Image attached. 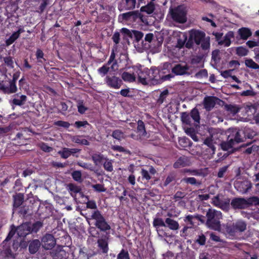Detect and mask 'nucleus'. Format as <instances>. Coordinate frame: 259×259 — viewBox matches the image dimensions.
I'll return each instance as SVG.
<instances>
[{
  "label": "nucleus",
  "instance_id": "f257e3e1",
  "mask_svg": "<svg viewBox=\"0 0 259 259\" xmlns=\"http://www.w3.org/2000/svg\"><path fill=\"white\" fill-rule=\"evenodd\" d=\"M206 216V224L208 227L214 230H219L221 227L220 220L222 218V212L220 211L209 208L207 211Z\"/></svg>",
  "mask_w": 259,
  "mask_h": 259
},
{
  "label": "nucleus",
  "instance_id": "f03ea898",
  "mask_svg": "<svg viewBox=\"0 0 259 259\" xmlns=\"http://www.w3.org/2000/svg\"><path fill=\"white\" fill-rule=\"evenodd\" d=\"M259 205V198L257 196H252L248 199L244 198H235L231 202L232 207L235 209H244L249 205Z\"/></svg>",
  "mask_w": 259,
  "mask_h": 259
},
{
  "label": "nucleus",
  "instance_id": "7ed1b4c3",
  "mask_svg": "<svg viewBox=\"0 0 259 259\" xmlns=\"http://www.w3.org/2000/svg\"><path fill=\"white\" fill-rule=\"evenodd\" d=\"M91 219L95 220L94 225L101 231L106 232L111 229L110 225L99 210L93 211Z\"/></svg>",
  "mask_w": 259,
  "mask_h": 259
},
{
  "label": "nucleus",
  "instance_id": "20e7f679",
  "mask_svg": "<svg viewBox=\"0 0 259 259\" xmlns=\"http://www.w3.org/2000/svg\"><path fill=\"white\" fill-rule=\"evenodd\" d=\"M169 13L172 20L176 22L183 24L187 21V11L182 5L170 9Z\"/></svg>",
  "mask_w": 259,
  "mask_h": 259
},
{
  "label": "nucleus",
  "instance_id": "39448f33",
  "mask_svg": "<svg viewBox=\"0 0 259 259\" xmlns=\"http://www.w3.org/2000/svg\"><path fill=\"white\" fill-rule=\"evenodd\" d=\"M149 84L156 85L161 83V76L160 70L156 67H151L147 69Z\"/></svg>",
  "mask_w": 259,
  "mask_h": 259
},
{
  "label": "nucleus",
  "instance_id": "423d86ee",
  "mask_svg": "<svg viewBox=\"0 0 259 259\" xmlns=\"http://www.w3.org/2000/svg\"><path fill=\"white\" fill-rule=\"evenodd\" d=\"M104 82L110 88L119 89L123 84L122 79L114 74L107 75L104 78Z\"/></svg>",
  "mask_w": 259,
  "mask_h": 259
},
{
  "label": "nucleus",
  "instance_id": "0eeeda50",
  "mask_svg": "<svg viewBox=\"0 0 259 259\" xmlns=\"http://www.w3.org/2000/svg\"><path fill=\"white\" fill-rule=\"evenodd\" d=\"M218 135L214 131H211L210 132V136L206 137L203 140V144L208 147V152L212 155L214 154L215 152L216 148L214 146V144L216 143L214 142V140L216 138L215 135Z\"/></svg>",
  "mask_w": 259,
  "mask_h": 259
},
{
  "label": "nucleus",
  "instance_id": "6e6552de",
  "mask_svg": "<svg viewBox=\"0 0 259 259\" xmlns=\"http://www.w3.org/2000/svg\"><path fill=\"white\" fill-rule=\"evenodd\" d=\"M139 15L140 12L138 11H130L120 14L118 19L121 21L136 22Z\"/></svg>",
  "mask_w": 259,
  "mask_h": 259
},
{
  "label": "nucleus",
  "instance_id": "1a4fd4ad",
  "mask_svg": "<svg viewBox=\"0 0 259 259\" xmlns=\"http://www.w3.org/2000/svg\"><path fill=\"white\" fill-rule=\"evenodd\" d=\"M3 250L1 251V254L3 255L5 259H15L17 256V253H13L11 248L10 243L4 242L3 241L2 243Z\"/></svg>",
  "mask_w": 259,
  "mask_h": 259
},
{
  "label": "nucleus",
  "instance_id": "9d476101",
  "mask_svg": "<svg viewBox=\"0 0 259 259\" xmlns=\"http://www.w3.org/2000/svg\"><path fill=\"white\" fill-rule=\"evenodd\" d=\"M235 189L242 194L246 193L252 187V184L248 181H237L234 183Z\"/></svg>",
  "mask_w": 259,
  "mask_h": 259
},
{
  "label": "nucleus",
  "instance_id": "9b49d317",
  "mask_svg": "<svg viewBox=\"0 0 259 259\" xmlns=\"http://www.w3.org/2000/svg\"><path fill=\"white\" fill-rule=\"evenodd\" d=\"M132 68L136 72V76H138L139 81L142 84L144 85L149 84L148 79L147 78V68H144L143 70L137 67H133Z\"/></svg>",
  "mask_w": 259,
  "mask_h": 259
},
{
  "label": "nucleus",
  "instance_id": "f8f14e48",
  "mask_svg": "<svg viewBox=\"0 0 259 259\" xmlns=\"http://www.w3.org/2000/svg\"><path fill=\"white\" fill-rule=\"evenodd\" d=\"M43 247L47 250L52 249L56 244V240L54 236L50 234L45 235L41 240Z\"/></svg>",
  "mask_w": 259,
  "mask_h": 259
},
{
  "label": "nucleus",
  "instance_id": "ddd939ff",
  "mask_svg": "<svg viewBox=\"0 0 259 259\" xmlns=\"http://www.w3.org/2000/svg\"><path fill=\"white\" fill-rule=\"evenodd\" d=\"M0 91L6 94H12L16 93V91L12 87L9 79L0 81Z\"/></svg>",
  "mask_w": 259,
  "mask_h": 259
},
{
  "label": "nucleus",
  "instance_id": "4468645a",
  "mask_svg": "<svg viewBox=\"0 0 259 259\" xmlns=\"http://www.w3.org/2000/svg\"><path fill=\"white\" fill-rule=\"evenodd\" d=\"M205 33L198 30L192 29L190 31V38H192L195 43L199 45L202 40L206 37Z\"/></svg>",
  "mask_w": 259,
  "mask_h": 259
},
{
  "label": "nucleus",
  "instance_id": "2eb2a0df",
  "mask_svg": "<svg viewBox=\"0 0 259 259\" xmlns=\"http://www.w3.org/2000/svg\"><path fill=\"white\" fill-rule=\"evenodd\" d=\"M189 69V67L187 65H182L181 64H178L175 65L171 71L176 75H189L190 73L188 72Z\"/></svg>",
  "mask_w": 259,
  "mask_h": 259
},
{
  "label": "nucleus",
  "instance_id": "dca6fc26",
  "mask_svg": "<svg viewBox=\"0 0 259 259\" xmlns=\"http://www.w3.org/2000/svg\"><path fill=\"white\" fill-rule=\"evenodd\" d=\"M30 233V223H23L17 227V234L20 237H25Z\"/></svg>",
  "mask_w": 259,
  "mask_h": 259
},
{
  "label": "nucleus",
  "instance_id": "f3484780",
  "mask_svg": "<svg viewBox=\"0 0 259 259\" xmlns=\"http://www.w3.org/2000/svg\"><path fill=\"white\" fill-rule=\"evenodd\" d=\"M80 150V149L77 148H68L64 147L58 152V154L60 155L61 158L63 159H67L71 155H74V154L79 152Z\"/></svg>",
  "mask_w": 259,
  "mask_h": 259
},
{
  "label": "nucleus",
  "instance_id": "a211bd4d",
  "mask_svg": "<svg viewBox=\"0 0 259 259\" xmlns=\"http://www.w3.org/2000/svg\"><path fill=\"white\" fill-rule=\"evenodd\" d=\"M27 99V97L26 95L18 93L14 95L12 103L15 106H21L25 104Z\"/></svg>",
  "mask_w": 259,
  "mask_h": 259
},
{
  "label": "nucleus",
  "instance_id": "6ab92c4d",
  "mask_svg": "<svg viewBox=\"0 0 259 259\" xmlns=\"http://www.w3.org/2000/svg\"><path fill=\"white\" fill-rule=\"evenodd\" d=\"M190 161L189 158L186 156H182L178 158L177 161L174 163L173 167L175 168H179L189 166Z\"/></svg>",
  "mask_w": 259,
  "mask_h": 259
},
{
  "label": "nucleus",
  "instance_id": "aec40b11",
  "mask_svg": "<svg viewBox=\"0 0 259 259\" xmlns=\"http://www.w3.org/2000/svg\"><path fill=\"white\" fill-rule=\"evenodd\" d=\"M218 99V98L214 96H207L205 97L203 100V105L204 108L207 111H210L213 108L215 104V100Z\"/></svg>",
  "mask_w": 259,
  "mask_h": 259
},
{
  "label": "nucleus",
  "instance_id": "412c9836",
  "mask_svg": "<svg viewBox=\"0 0 259 259\" xmlns=\"http://www.w3.org/2000/svg\"><path fill=\"white\" fill-rule=\"evenodd\" d=\"M108 237L99 238L97 241L98 246L103 254H106L109 251Z\"/></svg>",
  "mask_w": 259,
  "mask_h": 259
},
{
  "label": "nucleus",
  "instance_id": "4be33fe9",
  "mask_svg": "<svg viewBox=\"0 0 259 259\" xmlns=\"http://www.w3.org/2000/svg\"><path fill=\"white\" fill-rule=\"evenodd\" d=\"M241 134H242V130L235 129L232 131V134L229 136L228 139L232 140L234 144L241 143L244 141Z\"/></svg>",
  "mask_w": 259,
  "mask_h": 259
},
{
  "label": "nucleus",
  "instance_id": "5701e85b",
  "mask_svg": "<svg viewBox=\"0 0 259 259\" xmlns=\"http://www.w3.org/2000/svg\"><path fill=\"white\" fill-rule=\"evenodd\" d=\"M136 74L135 71L132 72L130 71V72L124 71L121 74V78L122 80H123L124 81L132 82L136 80Z\"/></svg>",
  "mask_w": 259,
  "mask_h": 259
},
{
  "label": "nucleus",
  "instance_id": "b1692460",
  "mask_svg": "<svg viewBox=\"0 0 259 259\" xmlns=\"http://www.w3.org/2000/svg\"><path fill=\"white\" fill-rule=\"evenodd\" d=\"M234 37V32L232 31H230L226 34L223 40L219 41V44L220 45H224L225 47H228L231 45V38Z\"/></svg>",
  "mask_w": 259,
  "mask_h": 259
},
{
  "label": "nucleus",
  "instance_id": "393cba45",
  "mask_svg": "<svg viewBox=\"0 0 259 259\" xmlns=\"http://www.w3.org/2000/svg\"><path fill=\"white\" fill-rule=\"evenodd\" d=\"M136 0H125V3L119 8L120 11L133 10L135 8Z\"/></svg>",
  "mask_w": 259,
  "mask_h": 259
},
{
  "label": "nucleus",
  "instance_id": "a878e982",
  "mask_svg": "<svg viewBox=\"0 0 259 259\" xmlns=\"http://www.w3.org/2000/svg\"><path fill=\"white\" fill-rule=\"evenodd\" d=\"M238 32L240 38L243 40L247 39L252 34L250 29L246 27H242L239 29Z\"/></svg>",
  "mask_w": 259,
  "mask_h": 259
},
{
  "label": "nucleus",
  "instance_id": "bb28decb",
  "mask_svg": "<svg viewBox=\"0 0 259 259\" xmlns=\"http://www.w3.org/2000/svg\"><path fill=\"white\" fill-rule=\"evenodd\" d=\"M166 227H168L171 230H177L179 228L178 222L171 218H167L165 220Z\"/></svg>",
  "mask_w": 259,
  "mask_h": 259
},
{
  "label": "nucleus",
  "instance_id": "cd10ccee",
  "mask_svg": "<svg viewBox=\"0 0 259 259\" xmlns=\"http://www.w3.org/2000/svg\"><path fill=\"white\" fill-rule=\"evenodd\" d=\"M40 246V243L37 239L33 240L29 244L28 249L31 254L35 253L39 249Z\"/></svg>",
  "mask_w": 259,
  "mask_h": 259
},
{
  "label": "nucleus",
  "instance_id": "c85d7f7f",
  "mask_svg": "<svg viewBox=\"0 0 259 259\" xmlns=\"http://www.w3.org/2000/svg\"><path fill=\"white\" fill-rule=\"evenodd\" d=\"M22 32L21 29L14 32L8 39L6 40V46H9L12 45L17 38L20 36V34Z\"/></svg>",
  "mask_w": 259,
  "mask_h": 259
},
{
  "label": "nucleus",
  "instance_id": "c756f323",
  "mask_svg": "<svg viewBox=\"0 0 259 259\" xmlns=\"http://www.w3.org/2000/svg\"><path fill=\"white\" fill-rule=\"evenodd\" d=\"M181 182L196 186H199L201 185V182L197 181L194 177H185L181 180Z\"/></svg>",
  "mask_w": 259,
  "mask_h": 259
},
{
  "label": "nucleus",
  "instance_id": "7c9ffc66",
  "mask_svg": "<svg viewBox=\"0 0 259 259\" xmlns=\"http://www.w3.org/2000/svg\"><path fill=\"white\" fill-rule=\"evenodd\" d=\"M82 136H73L71 138V140L73 142L80 144L81 145L89 146L90 142L86 139H82Z\"/></svg>",
  "mask_w": 259,
  "mask_h": 259
},
{
  "label": "nucleus",
  "instance_id": "2f4dec72",
  "mask_svg": "<svg viewBox=\"0 0 259 259\" xmlns=\"http://www.w3.org/2000/svg\"><path fill=\"white\" fill-rule=\"evenodd\" d=\"M242 134L244 135L243 139H252L256 135V132L252 129L249 127H245L243 130H242Z\"/></svg>",
  "mask_w": 259,
  "mask_h": 259
},
{
  "label": "nucleus",
  "instance_id": "473e14b6",
  "mask_svg": "<svg viewBox=\"0 0 259 259\" xmlns=\"http://www.w3.org/2000/svg\"><path fill=\"white\" fill-rule=\"evenodd\" d=\"M235 229L237 232H242L244 231L246 229V224L245 222L241 220L237 221L233 223Z\"/></svg>",
  "mask_w": 259,
  "mask_h": 259
},
{
  "label": "nucleus",
  "instance_id": "72a5a7b5",
  "mask_svg": "<svg viewBox=\"0 0 259 259\" xmlns=\"http://www.w3.org/2000/svg\"><path fill=\"white\" fill-rule=\"evenodd\" d=\"M155 10V6L152 2L148 3L147 5L143 6L140 9V11L146 12L148 14H152Z\"/></svg>",
  "mask_w": 259,
  "mask_h": 259
},
{
  "label": "nucleus",
  "instance_id": "f704fd0d",
  "mask_svg": "<svg viewBox=\"0 0 259 259\" xmlns=\"http://www.w3.org/2000/svg\"><path fill=\"white\" fill-rule=\"evenodd\" d=\"M103 155L101 154H94L92 156V159L95 165H97L103 163V161L106 159Z\"/></svg>",
  "mask_w": 259,
  "mask_h": 259
},
{
  "label": "nucleus",
  "instance_id": "c9c22d12",
  "mask_svg": "<svg viewBox=\"0 0 259 259\" xmlns=\"http://www.w3.org/2000/svg\"><path fill=\"white\" fill-rule=\"evenodd\" d=\"M35 56L38 64H42L46 61V59L44 58V53L41 49L36 50Z\"/></svg>",
  "mask_w": 259,
  "mask_h": 259
},
{
  "label": "nucleus",
  "instance_id": "e433bc0d",
  "mask_svg": "<svg viewBox=\"0 0 259 259\" xmlns=\"http://www.w3.org/2000/svg\"><path fill=\"white\" fill-rule=\"evenodd\" d=\"M137 132L141 134L143 137H145L147 135V132L145 128V126L144 122L142 120L138 121V126L137 128Z\"/></svg>",
  "mask_w": 259,
  "mask_h": 259
},
{
  "label": "nucleus",
  "instance_id": "4c0bfd02",
  "mask_svg": "<svg viewBox=\"0 0 259 259\" xmlns=\"http://www.w3.org/2000/svg\"><path fill=\"white\" fill-rule=\"evenodd\" d=\"M10 230L7 236L5 239L4 240V242H8L11 240L12 237L14 236L15 233H17V228H16L14 225H12L10 227Z\"/></svg>",
  "mask_w": 259,
  "mask_h": 259
},
{
  "label": "nucleus",
  "instance_id": "58836bf2",
  "mask_svg": "<svg viewBox=\"0 0 259 259\" xmlns=\"http://www.w3.org/2000/svg\"><path fill=\"white\" fill-rule=\"evenodd\" d=\"M190 115V117L192 118L195 122L199 123L200 119V114L199 111L197 108H193L191 110Z\"/></svg>",
  "mask_w": 259,
  "mask_h": 259
},
{
  "label": "nucleus",
  "instance_id": "ea45409f",
  "mask_svg": "<svg viewBox=\"0 0 259 259\" xmlns=\"http://www.w3.org/2000/svg\"><path fill=\"white\" fill-rule=\"evenodd\" d=\"M228 139V142H223L221 144V148L224 151H227L229 150L232 148L235 144L232 140H231L230 138Z\"/></svg>",
  "mask_w": 259,
  "mask_h": 259
},
{
  "label": "nucleus",
  "instance_id": "a19ab883",
  "mask_svg": "<svg viewBox=\"0 0 259 259\" xmlns=\"http://www.w3.org/2000/svg\"><path fill=\"white\" fill-rule=\"evenodd\" d=\"M43 224L40 221H36L33 224L30 223L31 233H36L42 227Z\"/></svg>",
  "mask_w": 259,
  "mask_h": 259
},
{
  "label": "nucleus",
  "instance_id": "79ce46f5",
  "mask_svg": "<svg viewBox=\"0 0 259 259\" xmlns=\"http://www.w3.org/2000/svg\"><path fill=\"white\" fill-rule=\"evenodd\" d=\"M226 231L229 236L232 237L235 236L236 233H237L233 223L227 225Z\"/></svg>",
  "mask_w": 259,
  "mask_h": 259
},
{
  "label": "nucleus",
  "instance_id": "37998d69",
  "mask_svg": "<svg viewBox=\"0 0 259 259\" xmlns=\"http://www.w3.org/2000/svg\"><path fill=\"white\" fill-rule=\"evenodd\" d=\"M169 94V92L167 89L164 90L160 94V96L158 99L157 100V103L159 105L162 104L165 99L167 98Z\"/></svg>",
  "mask_w": 259,
  "mask_h": 259
},
{
  "label": "nucleus",
  "instance_id": "c03bdc74",
  "mask_svg": "<svg viewBox=\"0 0 259 259\" xmlns=\"http://www.w3.org/2000/svg\"><path fill=\"white\" fill-rule=\"evenodd\" d=\"M245 64L248 68L253 69H259V65L256 63L251 59H246L245 60Z\"/></svg>",
  "mask_w": 259,
  "mask_h": 259
},
{
  "label": "nucleus",
  "instance_id": "a18cd8bd",
  "mask_svg": "<svg viewBox=\"0 0 259 259\" xmlns=\"http://www.w3.org/2000/svg\"><path fill=\"white\" fill-rule=\"evenodd\" d=\"M23 195L21 194H19L14 197V206L15 207H19L23 202Z\"/></svg>",
  "mask_w": 259,
  "mask_h": 259
},
{
  "label": "nucleus",
  "instance_id": "49530a36",
  "mask_svg": "<svg viewBox=\"0 0 259 259\" xmlns=\"http://www.w3.org/2000/svg\"><path fill=\"white\" fill-rule=\"evenodd\" d=\"M181 120L183 123L187 125H190L191 123L190 115L187 112H182L181 114Z\"/></svg>",
  "mask_w": 259,
  "mask_h": 259
},
{
  "label": "nucleus",
  "instance_id": "de8ad7c7",
  "mask_svg": "<svg viewBox=\"0 0 259 259\" xmlns=\"http://www.w3.org/2000/svg\"><path fill=\"white\" fill-rule=\"evenodd\" d=\"M248 50L246 48L242 46L237 47L236 49V54L238 56H245L248 54Z\"/></svg>",
  "mask_w": 259,
  "mask_h": 259
},
{
  "label": "nucleus",
  "instance_id": "09e8293b",
  "mask_svg": "<svg viewBox=\"0 0 259 259\" xmlns=\"http://www.w3.org/2000/svg\"><path fill=\"white\" fill-rule=\"evenodd\" d=\"M221 60L220 58V51L219 50H215L212 52L211 54V61H213L215 64L220 62Z\"/></svg>",
  "mask_w": 259,
  "mask_h": 259
},
{
  "label": "nucleus",
  "instance_id": "8fccbe9b",
  "mask_svg": "<svg viewBox=\"0 0 259 259\" xmlns=\"http://www.w3.org/2000/svg\"><path fill=\"white\" fill-rule=\"evenodd\" d=\"M109 66H107L106 65H103L102 67L99 68L97 70L98 73L102 77H104L107 75V73L110 70Z\"/></svg>",
  "mask_w": 259,
  "mask_h": 259
},
{
  "label": "nucleus",
  "instance_id": "3c124183",
  "mask_svg": "<svg viewBox=\"0 0 259 259\" xmlns=\"http://www.w3.org/2000/svg\"><path fill=\"white\" fill-rule=\"evenodd\" d=\"M117 259H130V256L128 251L122 248L117 254Z\"/></svg>",
  "mask_w": 259,
  "mask_h": 259
},
{
  "label": "nucleus",
  "instance_id": "603ef678",
  "mask_svg": "<svg viewBox=\"0 0 259 259\" xmlns=\"http://www.w3.org/2000/svg\"><path fill=\"white\" fill-rule=\"evenodd\" d=\"M201 47L203 50H208L210 48V38L209 36L205 37L201 42Z\"/></svg>",
  "mask_w": 259,
  "mask_h": 259
},
{
  "label": "nucleus",
  "instance_id": "864d4df0",
  "mask_svg": "<svg viewBox=\"0 0 259 259\" xmlns=\"http://www.w3.org/2000/svg\"><path fill=\"white\" fill-rule=\"evenodd\" d=\"M224 108L226 111L234 114H236L239 111V109L235 105L231 104H226L225 105Z\"/></svg>",
  "mask_w": 259,
  "mask_h": 259
},
{
  "label": "nucleus",
  "instance_id": "5fc2aeb1",
  "mask_svg": "<svg viewBox=\"0 0 259 259\" xmlns=\"http://www.w3.org/2000/svg\"><path fill=\"white\" fill-rule=\"evenodd\" d=\"M176 175L174 172L170 173L166 177L163 183V186L166 187L169 185L171 182L176 180Z\"/></svg>",
  "mask_w": 259,
  "mask_h": 259
},
{
  "label": "nucleus",
  "instance_id": "6e6d98bb",
  "mask_svg": "<svg viewBox=\"0 0 259 259\" xmlns=\"http://www.w3.org/2000/svg\"><path fill=\"white\" fill-rule=\"evenodd\" d=\"M124 134L123 133L119 130H116L112 132V136L114 139H115L118 141H120L123 138Z\"/></svg>",
  "mask_w": 259,
  "mask_h": 259
},
{
  "label": "nucleus",
  "instance_id": "4d7b16f0",
  "mask_svg": "<svg viewBox=\"0 0 259 259\" xmlns=\"http://www.w3.org/2000/svg\"><path fill=\"white\" fill-rule=\"evenodd\" d=\"M105 161L103 162V167L104 169L109 172H111L113 170L112 163L111 160L106 158Z\"/></svg>",
  "mask_w": 259,
  "mask_h": 259
},
{
  "label": "nucleus",
  "instance_id": "13d9d810",
  "mask_svg": "<svg viewBox=\"0 0 259 259\" xmlns=\"http://www.w3.org/2000/svg\"><path fill=\"white\" fill-rule=\"evenodd\" d=\"M153 225L155 227H166L165 222L161 218H155L153 220Z\"/></svg>",
  "mask_w": 259,
  "mask_h": 259
},
{
  "label": "nucleus",
  "instance_id": "bf43d9fd",
  "mask_svg": "<svg viewBox=\"0 0 259 259\" xmlns=\"http://www.w3.org/2000/svg\"><path fill=\"white\" fill-rule=\"evenodd\" d=\"M19 77V73H15L13 75V77L12 79H10L9 80L11 82V84L12 85V87L15 89V90L17 91V87L16 85V81L18 80V78Z\"/></svg>",
  "mask_w": 259,
  "mask_h": 259
},
{
  "label": "nucleus",
  "instance_id": "052dcab7",
  "mask_svg": "<svg viewBox=\"0 0 259 259\" xmlns=\"http://www.w3.org/2000/svg\"><path fill=\"white\" fill-rule=\"evenodd\" d=\"M77 107L78 112L81 114L84 113L88 109V108L84 106L82 101H79Z\"/></svg>",
  "mask_w": 259,
  "mask_h": 259
},
{
  "label": "nucleus",
  "instance_id": "680f3d73",
  "mask_svg": "<svg viewBox=\"0 0 259 259\" xmlns=\"http://www.w3.org/2000/svg\"><path fill=\"white\" fill-rule=\"evenodd\" d=\"M67 187H68V190L69 191L73 192L75 194L79 192L80 191V189L78 186H77L76 185H75L72 183L69 184L68 185Z\"/></svg>",
  "mask_w": 259,
  "mask_h": 259
},
{
  "label": "nucleus",
  "instance_id": "e2e57ef3",
  "mask_svg": "<svg viewBox=\"0 0 259 259\" xmlns=\"http://www.w3.org/2000/svg\"><path fill=\"white\" fill-rule=\"evenodd\" d=\"M39 147L41 150L46 152H50L53 150L51 147L49 146L47 143L44 142L40 143Z\"/></svg>",
  "mask_w": 259,
  "mask_h": 259
},
{
  "label": "nucleus",
  "instance_id": "0e129e2a",
  "mask_svg": "<svg viewBox=\"0 0 259 259\" xmlns=\"http://www.w3.org/2000/svg\"><path fill=\"white\" fill-rule=\"evenodd\" d=\"M72 177L74 180L77 182L81 181V173L79 170H75L72 172Z\"/></svg>",
  "mask_w": 259,
  "mask_h": 259
},
{
  "label": "nucleus",
  "instance_id": "69168bd1",
  "mask_svg": "<svg viewBox=\"0 0 259 259\" xmlns=\"http://www.w3.org/2000/svg\"><path fill=\"white\" fill-rule=\"evenodd\" d=\"M133 34H134L135 40L137 42H139L143 37V33L141 31L138 30H133Z\"/></svg>",
  "mask_w": 259,
  "mask_h": 259
},
{
  "label": "nucleus",
  "instance_id": "338daca9",
  "mask_svg": "<svg viewBox=\"0 0 259 259\" xmlns=\"http://www.w3.org/2000/svg\"><path fill=\"white\" fill-rule=\"evenodd\" d=\"M4 61L7 66L10 68H14V62L12 57L9 56L4 58Z\"/></svg>",
  "mask_w": 259,
  "mask_h": 259
},
{
  "label": "nucleus",
  "instance_id": "774afa93",
  "mask_svg": "<svg viewBox=\"0 0 259 259\" xmlns=\"http://www.w3.org/2000/svg\"><path fill=\"white\" fill-rule=\"evenodd\" d=\"M66 253L64 250H60L55 253V259H66Z\"/></svg>",
  "mask_w": 259,
  "mask_h": 259
}]
</instances>
